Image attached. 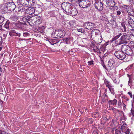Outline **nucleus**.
Listing matches in <instances>:
<instances>
[{
	"mask_svg": "<svg viewBox=\"0 0 134 134\" xmlns=\"http://www.w3.org/2000/svg\"><path fill=\"white\" fill-rule=\"evenodd\" d=\"M62 7L63 10L68 15L74 16L77 14V9L69 2L63 3L62 4Z\"/></svg>",
	"mask_w": 134,
	"mask_h": 134,
	"instance_id": "f257e3e1",
	"label": "nucleus"
},
{
	"mask_svg": "<svg viewBox=\"0 0 134 134\" xmlns=\"http://www.w3.org/2000/svg\"><path fill=\"white\" fill-rule=\"evenodd\" d=\"M71 1H75L79 4V6L84 9V10L86 12L90 11L91 9V3L88 0H71Z\"/></svg>",
	"mask_w": 134,
	"mask_h": 134,
	"instance_id": "f03ea898",
	"label": "nucleus"
},
{
	"mask_svg": "<svg viewBox=\"0 0 134 134\" xmlns=\"http://www.w3.org/2000/svg\"><path fill=\"white\" fill-rule=\"evenodd\" d=\"M36 15L30 16L29 15H27L23 18V21L25 22L26 24V23H28L30 25H37V23H36Z\"/></svg>",
	"mask_w": 134,
	"mask_h": 134,
	"instance_id": "7ed1b4c3",
	"label": "nucleus"
},
{
	"mask_svg": "<svg viewBox=\"0 0 134 134\" xmlns=\"http://www.w3.org/2000/svg\"><path fill=\"white\" fill-rule=\"evenodd\" d=\"M130 38V36L126 33H124L121 36V38L115 41V43L117 45H120L123 43H127L128 41Z\"/></svg>",
	"mask_w": 134,
	"mask_h": 134,
	"instance_id": "20e7f679",
	"label": "nucleus"
},
{
	"mask_svg": "<svg viewBox=\"0 0 134 134\" xmlns=\"http://www.w3.org/2000/svg\"><path fill=\"white\" fill-rule=\"evenodd\" d=\"M121 49L125 52V54L131 56H132L133 54V50L131 48L127 45L123 44L122 45Z\"/></svg>",
	"mask_w": 134,
	"mask_h": 134,
	"instance_id": "39448f33",
	"label": "nucleus"
},
{
	"mask_svg": "<svg viewBox=\"0 0 134 134\" xmlns=\"http://www.w3.org/2000/svg\"><path fill=\"white\" fill-rule=\"evenodd\" d=\"M65 35L64 31L60 30L59 31L55 30L54 31L52 34V37L57 38H59L63 37Z\"/></svg>",
	"mask_w": 134,
	"mask_h": 134,
	"instance_id": "423d86ee",
	"label": "nucleus"
},
{
	"mask_svg": "<svg viewBox=\"0 0 134 134\" xmlns=\"http://www.w3.org/2000/svg\"><path fill=\"white\" fill-rule=\"evenodd\" d=\"M114 55L117 58L121 60H123L126 56L124 52L121 50L116 51H115Z\"/></svg>",
	"mask_w": 134,
	"mask_h": 134,
	"instance_id": "0eeeda50",
	"label": "nucleus"
},
{
	"mask_svg": "<svg viewBox=\"0 0 134 134\" xmlns=\"http://www.w3.org/2000/svg\"><path fill=\"white\" fill-rule=\"evenodd\" d=\"M95 26L94 24L91 22H87L84 23L83 26L85 28L90 30H92Z\"/></svg>",
	"mask_w": 134,
	"mask_h": 134,
	"instance_id": "6e6552de",
	"label": "nucleus"
},
{
	"mask_svg": "<svg viewBox=\"0 0 134 134\" xmlns=\"http://www.w3.org/2000/svg\"><path fill=\"white\" fill-rule=\"evenodd\" d=\"M94 5L95 8L99 11H102L103 9V4L100 0H95Z\"/></svg>",
	"mask_w": 134,
	"mask_h": 134,
	"instance_id": "1a4fd4ad",
	"label": "nucleus"
},
{
	"mask_svg": "<svg viewBox=\"0 0 134 134\" xmlns=\"http://www.w3.org/2000/svg\"><path fill=\"white\" fill-rule=\"evenodd\" d=\"M115 59L114 57H112L108 61V66L109 69H112L114 68L115 64Z\"/></svg>",
	"mask_w": 134,
	"mask_h": 134,
	"instance_id": "9d476101",
	"label": "nucleus"
},
{
	"mask_svg": "<svg viewBox=\"0 0 134 134\" xmlns=\"http://www.w3.org/2000/svg\"><path fill=\"white\" fill-rule=\"evenodd\" d=\"M7 6L8 11H12L13 10L16 8L15 5L14 3L13 2H7Z\"/></svg>",
	"mask_w": 134,
	"mask_h": 134,
	"instance_id": "9b49d317",
	"label": "nucleus"
},
{
	"mask_svg": "<svg viewBox=\"0 0 134 134\" xmlns=\"http://www.w3.org/2000/svg\"><path fill=\"white\" fill-rule=\"evenodd\" d=\"M107 4L110 7L114 6L115 4V2L114 0H106Z\"/></svg>",
	"mask_w": 134,
	"mask_h": 134,
	"instance_id": "f8f14e48",
	"label": "nucleus"
},
{
	"mask_svg": "<svg viewBox=\"0 0 134 134\" xmlns=\"http://www.w3.org/2000/svg\"><path fill=\"white\" fill-rule=\"evenodd\" d=\"M9 34L10 36H20V34L16 32L15 30H12L9 32Z\"/></svg>",
	"mask_w": 134,
	"mask_h": 134,
	"instance_id": "ddd939ff",
	"label": "nucleus"
},
{
	"mask_svg": "<svg viewBox=\"0 0 134 134\" xmlns=\"http://www.w3.org/2000/svg\"><path fill=\"white\" fill-rule=\"evenodd\" d=\"M1 9L2 10H4L5 12H7L8 11L7 6V3L2 5L1 7Z\"/></svg>",
	"mask_w": 134,
	"mask_h": 134,
	"instance_id": "4468645a",
	"label": "nucleus"
},
{
	"mask_svg": "<svg viewBox=\"0 0 134 134\" xmlns=\"http://www.w3.org/2000/svg\"><path fill=\"white\" fill-rule=\"evenodd\" d=\"M36 23H37V25H38L42 23V20L40 17L38 15H36Z\"/></svg>",
	"mask_w": 134,
	"mask_h": 134,
	"instance_id": "2eb2a0df",
	"label": "nucleus"
},
{
	"mask_svg": "<svg viewBox=\"0 0 134 134\" xmlns=\"http://www.w3.org/2000/svg\"><path fill=\"white\" fill-rule=\"evenodd\" d=\"M26 10L28 13L29 14H33L35 12V10L34 7L28 8Z\"/></svg>",
	"mask_w": 134,
	"mask_h": 134,
	"instance_id": "dca6fc26",
	"label": "nucleus"
},
{
	"mask_svg": "<svg viewBox=\"0 0 134 134\" xmlns=\"http://www.w3.org/2000/svg\"><path fill=\"white\" fill-rule=\"evenodd\" d=\"M12 24L9 21L7 20L5 24L4 25V27L6 29L9 30L10 27V25Z\"/></svg>",
	"mask_w": 134,
	"mask_h": 134,
	"instance_id": "f3484780",
	"label": "nucleus"
},
{
	"mask_svg": "<svg viewBox=\"0 0 134 134\" xmlns=\"http://www.w3.org/2000/svg\"><path fill=\"white\" fill-rule=\"evenodd\" d=\"M128 23L129 25L132 27L134 24V21L131 17H129L128 20Z\"/></svg>",
	"mask_w": 134,
	"mask_h": 134,
	"instance_id": "a211bd4d",
	"label": "nucleus"
},
{
	"mask_svg": "<svg viewBox=\"0 0 134 134\" xmlns=\"http://www.w3.org/2000/svg\"><path fill=\"white\" fill-rule=\"evenodd\" d=\"M117 102V100L116 99H114L113 100H110L109 101V105H116Z\"/></svg>",
	"mask_w": 134,
	"mask_h": 134,
	"instance_id": "6ab92c4d",
	"label": "nucleus"
},
{
	"mask_svg": "<svg viewBox=\"0 0 134 134\" xmlns=\"http://www.w3.org/2000/svg\"><path fill=\"white\" fill-rule=\"evenodd\" d=\"M100 19L103 21H105L108 20L107 16L105 14H102L100 16Z\"/></svg>",
	"mask_w": 134,
	"mask_h": 134,
	"instance_id": "aec40b11",
	"label": "nucleus"
},
{
	"mask_svg": "<svg viewBox=\"0 0 134 134\" xmlns=\"http://www.w3.org/2000/svg\"><path fill=\"white\" fill-rule=\"evenodd\" d=\"M20 4L23 6H25L27 5L28 2L26 0H20Z\"/></svg>",
	"mask_w": 134,
	"mask_h": 134,
	"instance_id": "412c9836",
	"label": "nucleus"
},
{
	"mask_svg": "<svg viewBox=\"0 0 134 134\" xmlns=\"http://www.w3.org/2000/svg\"><path fill=\"white\" fill-rule=\"evenodd\" d=\"M128 76L129 77V81H128V85L130 86L132 84V78L130 75H128Z\"/></svg>",
	"mask_w": 134,
	"mask_h": 134,
	"instance_id": "4be33fe9",
	"label": "nucleus"
},
{
	"mask_svg": "<svg viewBox=\"0 0 134 134\" xmlns=\"http://www.w3.org/2000/svg\"><path fill=\"white\" fill-rule=\"evenodd\" d=\"M5 20V18L3 16L0 15V24Z\"/></svg>",
	"mask_w": 134,
	"mask_h": 134,
	"instance_id": "5701e85b",
	"label": "nucleus"
},
{
	"mask_svg": "<svg viewBox=\"0 0 134 134\" xmlns=\"http://www.w3.org/2000/svg\"><path fill=\"white\" fill-rule=\"evenodd\" d=\"M113 80L114 82L116 84H118L119 82V80L118 78H114Z\"/></svg>",
	"mask_w": 134,
	"mask_h": 134,
	"instance_id": "b1692460",
	"label": "nucleus"
},
{
	"mask_svg": "<svg viewBox=\"0 0 134 134\" xmlns=\"http://www.w3.org/2000/svg\"><path fill=\"white\" fill-rule=\"evenodd\" d=\"M23 36L24 37H26L27 36H29L30 35V34L29 33L27 32H24L23 33Z\"/></svg>",
	"mask_w": 134,
	"mask_h": 134,
	"instance_id": "393cba45",
	"label": "nucleus"
},
{
	"mask_svg": "<svg viewBox=\"0 0 134 134\" xmlns=\"http://www.w3.org/2000/svg\"><path fill=\"white\" fill-rule=\"evenodd\" d=\"M112 109L113 110V112L115 113H116L120 111L119 110H117L114 108H112Z\"/></svg>",
	"mask_w": 134,
	"mask_h": 134,
	"instance_id": "a878e982",
	"label": "nucleus"
},
{
	"mask_svg": "<svg viewBox=\"0 0 134 134\" xmlns=\"http://www.w3.org/2000/svg\"><path fill=\"white\" fill-rule=\"evenodd\" d=\"M121 131L119 130L118 129H116L115 130V133L116 134H121Z\"/></svg>",
	"mask_w": 134,
	"mask_h": 134,
	"instance_id": "bb28decb",
	"label": "nucleus"
},
{
	"mask_svg": "<svg viewBox=\"0 0 134 134\" xmlns=\"http://www.w3.org/2000/svg\"><path fill=\"white\" fill-rule=\"evenodd\" d=\"M121 24L122 27H123L124 29V31H125L126 30V28L125 24L123 23H121Z\"/></svg>",
	"mask_w": 134,
	"mask_h": 134,
	"instance_id": "cd10ccee",
	"label": "nucleus"
},
{
	"mask_svg": "<svg viewBox=\"0 0 134 134\" xmlns=\"http://www.w3.org/2000/svg\"><path fill=\"white\" fill-rule=\"evenodd\" d=\"M80 32H81L82 33L85 34L86 33L85 31V30L83 28H80Z\"/></svg>",
	"mask_w": 134,
	"mask_h": 134,
	"instance_id": "c85d7f7f",
	"label": "nucleus"
},
{
	"mask_svg": "<svg viewBox=\"0 0 134 134\" xmlns=\"http://www.w3.org/2000/svg\"><path fill=\"white\" fill-rule=\"evenodd\" d=\"M109 90L112 93H113L114 92V88L113 87H110L108 88Z\"/></svg>",
	"mask_w": 134,
	"mask_h": 134,
	"instance_id": "c756f323",
	"label": "nucleus"
},
{
	"mask_svg": "<svg viewBox=\"0 0 134 134\" xmlns=\"http://www.w3.org/2000/svg\"><path fill=\"white\" fill-rule=\"evenodd\" d=\"M104 83L105 84L106 86L108 84L110 83V82L109 81H108L107 80H105L104 81Z\"/></svg>",
	"mask_w": 134,
	"mask_h": 134,
	"instance_id": "7c9ffc66",
	"label": "nucleus"
},
{
	"mask_svg": "<svg viewBox=\"0 0 134 134\" xmlns=\"http://www.w3.org/2000/svg\"><path fill=\"white\" fill-rule=\"evenodd\" d=\"M88 65H91L93 64V61L92 60L91 61H88Z\"/></svg>",
	"mask_w": 134,
	"mask_h": 134,
	"instance_id": "2f4dec72",
	"label": "nucleus"
},
{
	"mask_svg": "<svg viewBox=\"0 0 134 134\" xmlns=\"http://www.w3.org/2000/svg\"><path fill=\"white\" fill-rule=\"evenodd\" d=\"M83 110V111H81V112L83 113V112H84V110H85V112H86L87 111V108H82V110Z\"/></svg>",
	"mask_w": 134,
	"mask_h": 134,
	"instance_id": "473e14b6",
	"label": "nucleus"
},
{
	"mask_svg": "<svg viewBox=\"0 0 134 134\" xmlns=\"http://www.w3.org/2000/svg\"><path fill=\"white\" fill-rule=\"evenodd\" d=\"M122 104L121 101L120 100H119L118 102V104L119 107H120Z\"/></svg>",
	"mask_w": 134,
	"mask_h": 134,
	"instance_id": "72a5a7b5",
	"label": "nucleus"
},
{
	"mask_svg": "<svg viewBox=\"0 0 134 134\" xmlns=\"http://www.w3.org/2000/svg\"><path fill=\"white\" fill-rule=\"evenodd\" d=\"M119 38V36H116L112 39L113 41L116 40L117 39Z\"/></svg>",
	"mask_w": 134,
	"mask_h": 134,
	"instance_id": "f704fd0d",
	"label": "nucleus"
},
{
	"mask_svg": "<svg viewBox=\"0 0 134 134\" xmlns=\"http://www.w3.org/2000/svg\"><path fill=\"white\" fill-rule=\"evenodd\" d=\"M116 14L117 15H119L121 14V12L120 11L117 10L116 11Z\"/></svg>",
	"mask_w": 134,
	"mask_h": 134,
	"instance_id": "c9c22d12",
	"label": "nucleus"
},
{
	"mask_svg": "<svg viewBox=\"0 0 134 134\" xmlns=\"http://www.w3.org/2000/svg\"><path fill=\"white\" fill-rule=\"evenodd\" d=\"M128 94L130 95V97L131 98H132V92H128Z\"/></svg>",
	"mask_w": 134,
	"mask_h": 134,
	"instance_id": "e433bc0d",
	"label": "nucleus"
},
{
	"mask_svg": "<svg viewBox=\"0 0 134 134\" xmlns=\"http://www.w3.org/2000/svg\"><path fill=\"white\" fill-rule=\"evenodd\" d=\"M6 132L0 130V134H6Z\"/></svg>",
	"mask_w": 134,
	"mask_h": 134,
	"instance_id": "4c0bfd02",
	"label": "nucleus"
},
{
	"mask_svg": "<svg viewBox=\"0 0 134 134\" xmlns=\"http://www.w3.org/2000/svg\"><path fill=\"white\" fill-rule=\"evenodd\" d=\"M107 87H108V88L110 87H113V86L111 85V84L109 83V84L107 86Z\"/></svg>",
	"mask_w": 134,
	"mask_h": 134,
	"instance_id": "58836bf2",
	"label": "nucleus"
},
{
	"mask_svg": "<svg viewBox=\"0 0 134 134\" xmlns=\"http://www.w3.org/2000/svg\"><path fill=\"white\" fill-rule=\"evenodd\" d=\"M131 33L130 34V35L132 36H134V34L133 33H134V30H131Z\"/></svg>",
	"mask_w": 134,
	"mask_h": 134,
	"instance_id": "ea45409f",
	"label": "nucleus"
},
{
	"mask_svg": "<svg viewBox=\"0 0 134 134\" xmlns=\"http://www.w3.org/2000/svg\"><path fill=\"white\" fill-rule=\"evenodd\" d=\"M18 11H21V6H20L18 8Z\"/></svg>",
	"mask_w": 134,
	"mask_h": 134,
	"instance_id": "a19ab883",
	"label": "nucleus"
},
{
	"mask_svg": "<svg viewBox=\"0 0 134 134\" xmlns=\"http://www.w3.org/2000/svg\"><path fill=\"white\" fill-rule=\"evenodd\" d=\"M130 43L131 44H132V46H133V47H134V42L133 41H131L130 42Z\"/></svg>",
	"mask_w": 134,
	"mask_h": 134,
	"instance_id": "79ce46f5",
	"label": "nucleus"
},
{
	"mask_svg": "<svg viewBox=\"0 0 134 134\" xmlns=\"http://www.w3.org/2000/svg\"><path fill=\"white\" fill-rule=\"evenodd\" d=\"M131 112L132 115L134 116V110L132 109L131 110Z\"/></svg>",
	"mask_w": 134,
	"mask_h": 134,
	"instance_id": "37998d69",
	"label": "nucleus"
},
{
	"mask_svg": "<svg viewBox=\"0 0 134 134\" xmlns=\"http://www.w3.org/2000/svg\"><path fill=\"white\" fill-rule=\"evenodd\" d=\"M2 38L1 36H0V44H1L2 43Z\"/></svg>",
	"mask_w": 134,
	"mask_h": 134,
	"instance_id": "c03bdc74",
	"label": "nucleus"
},
{
	"mask_svg": "<svg viewBox=\"0 0 134 134\" xmlns=\"http://www.w3.org/2000/svg\"><path fill=\"white\" fill-rule=\"evenodd\" d=\"M24 7H23L22 6H21V12L24 11Z\"/></svg>",
	"mask_w": 134,
	"mask_h": 134,
	"instance_id": "a18cd8bd",
	"label": "nucleus"
},
{
	"mask_svg": "<svg viewBox=\"0 0 134 134\" xmlns=\"http://www.w3.org/2000/svg\"><path fill=\"white\" fill-rule=\"evenodd\" d=\"M64 39L65 41H67V40H68L69 39V38H64Z\"/></svg>",
	"mask_w": 134,
	"mask_h": 134,
	"instance_id": "49530a36",
	"label": "nucleus"
},
{
	"mask_svg": "<svg viewBox=\"0 0 134 134\" xmlns=\"http://www.w3.org/2000/svg\"><path fill=\"white\" fill-rule=\"evenodd\" d=\"M114 9H116V10H117L118 8V7L116 6H115L114 7Z\"/></svg>",
	"mask_w": 134,
	"mask_h": 134,
	"instance_id": "de8ad7c7",
	"label": "nucleus"
},
{
	"mask_svg": "<svg viewBox=\"0 0 134 134\" xmlns=\"http://www.w3.org/2000/svg\"><path fill=\"white\" fill-rule=\"evenodd\" d=\"M115 25V26H116L117 25V24H116L115 23H113L112 25Z\"/></svg>",
	"mask_w": 134,
	"mask_h": 134,
	"instance_id": "09e8293b",
	"label": "nucleus"
},
{
	"mask_svg": "<svg viewBox=\"0 0 134 134\" xmlns=\"http://www.w3.org/2000/svg\"><path fill=\"white\" fill-rule=\"evenodd\" d=\"M77 31L78 32H80V29H77Z\"/></svg>",
	"mask_w": 134,
	"mask_h": 134,
	"instance_id": "8fccbe9b",
	"label": "nucleus"
},
{
	"mask_svg": "<svg viewBox=\"0 0 134 134\" xmlns=\"http://www.w3.org/2000/svg\"><path fill=\"white\" fill-rule=\"evenodd\" d=\"M121 34L120 33L117 36H119V37L121 35Z\"/></svg>",
	"mask_w": 134,
	"mask_h": 134,
	"instance_id": "3c124183",
	"label": "nucleus"
},
{
	"mask_svg": "<svg viewBox=\"0 0 134 134\" xmlns=\"http://www.w3.org/2000/svg\"><path fill=\"white\" fill-rule=\"evenodd\" d=\"M124 6L125 7H126V9H128L127 8H128L129 7H127L126 5H124Z\"/></svg>",
	"mask_w": 134,
	"mask_h": 134,
	"instance_id": "603ef678",
	"label": "nucleus"
},
{
	"mask_svg": "<svg viewBox=\"0 0 134 134\" xmlns=\"http://www.w3.org/2000/svg\"><path fill=\"white\" fill-rule=\"evenodd\" d=\"M98 32H95V35H97V34H98Z\"/></svg>",
	"mask_w": 134,
	"mask_h": 134,
	"instance_id": "864d4df0",
	"label": "nucleus"
},
{
	"mask_svg": "<svg viewBox=\"0 0 134 134\" xmlns=\"http://www.w3.org/2000/svg\"><path fill=\"white\" fill-rule=\"evenodd\" d=\"M133 102H134V96L133 95Z\"/></svg>",
	"mask_w": 134,
	"mask_h": 134,
	"instance_id": "5fc2aeb1",
	"label": "nucleus"
},
{
	"mask_svg": "<svg viewBox=\"0 0 134 134\" xmlns=\"http://www.w3.org/2000/svg\"><path fill=\"white\" fill-rule=\"evenodd\" d=\"M128 2H131V1H132L133 0H127Z\"/></svg>",
	"mask_w": 134,
	"mask_h": 134,
	"instance_id": "6e6d98bb",
	"label": "nucleus"
},
{
	"mask_svg": "<svg viewBox=\"0 0 134 134\" xmlns=\"http://www.w3.org/2000/svg\"><path fill=\"white\" fill-rule=\"evenodd\" d=\"M133 64H132L130 65V66L131 68H132L133 66Z\"/></svg>",
	"mask_w": 134,
	"mask_h": 134,
	"instance_id": "4d7b16f0",
	"label": "nucleus"
},
{
	"mask_svg": "<svg viewBox=\"0 0 134 134\" xmlns=\"http://www.w3.org/2000/svg\"><path fill=\"white\" fill-rule=\"evenodd\" d=\"M83 129H80V132H81V131H82V130Z\"/></svg>",
	"mask_w": 134,
	"mask_h": 134,
	"instance_id": "13d9d810",
	"label": "nucleus"
},
{
	"mask_svg": "<svg viewBox=\"0 0 134 134\" xmlns=\"http://www.w3.org/2000/svg\"><path fill=\"white\" fill-rule=\"evenodd\" d=\"M42 29L43 30H44V27H42Z\"/></svg>",
	"mask_w": 134,
	"mask_h": 134,
	"instance_id": "bf43d9fd",
	"label": "nucleus"
},
{
	"mask_svg": "<svg viewBox=\"0 0 134 134\" xmlns=\"http://www.w3.org/2000/svg\"><path fill=\"white\" fill-rule=\"evenodd\" d=\"M126 100H127V101H128V100H129V99H128V98H126Z\"/></svg>",
	"mask_w": 134,
	"mask_h": 134,
	"instance_id": "052dcab7",
	"label": "nucleus"
},
{
	"mask_svg": "<svg viewBox=\"0 0 134 134\" xmlns=\"http://www.w3.org/2000/svg\"><path fill=\"white\" fill-rule=\"evenodd\" d=\"M105 120H108V119L107 118H106L105 119Z\"/></svg>",
	"mask_w": 134,
	"mask_h": 134,
	"instance_id": "680f3d73",
	"label": "nucleus"
},
{
	"mask_svg": "<svg viewBox=\"0 0 134 134\" xmlns=\"http://www.w3.org/2000/svg\"><path fill=\"white\" fill-rule=\"evenodd\" d=\"M124 107H125V106L126 105L124 104Z\"/></svg>",
	"mask_w": 134,
	"mask_h": 134,
	"instance_id": "e2e57ef3",
	"label": "nucleus"
},
{
	"mask_svg": "<svg viewBox=\"0 0 134 134\" xmlns=\"http://www.w3.org/2000/svg\"><path fill=\"white\" fill-rule=\"evenodd\" d=\"M41 28H39L38 29V30H39V31H40V30Z\"/></svg>",
	"mask_w": 134,
	"mask_h": 134,
	"instance_id": "0e129e2a",
	"label": "nucleus"
},
{
	"mask_svg": "<svg viewBox=\"0 0 134 134\" xmlns=\"http://www.w3.org/2000/svg\"><path fill=\"white\" fill-rule=\"evenodd\" d=\"M122 85H121V87H122Z\"/></svg>",
	"mask_w": 134,
	"mask_h": 134,
	"instance_id": "69168bd1",
	"label": "nucleus"
},
{
	"mask_svg": "<svg viewBox=\"0 0 134 134\" xmlns=\"http://www.w3.org/2000/svg\"><path fill=\"white\" fill-rule=\"evenodd\" d=\"M133 5H134V2H133Z\"/></svg>",
	"mask_w": 134,
	"mask_h": 134,
	"instance_id": "338daca9",
	"label": "nucleus"
},
{
	"mask_svg": "<svg viewBox=\"0 0 134 134\" xmlns=\"http://www.w3.org/2000/svg\"><path fill=\"white\" fill-rule=\"evenodd\" d=\"M105 96H107V95H106V94H105Z\"/></svg>",
	"mask_w": 134,
	"mask_h": 134,
	"instance_id": "774afa93",
	"label": "nucleus"
}]
</instances>
